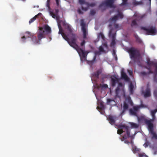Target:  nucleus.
<instances>
[{
	"instance_id": "f257e3e1",
	"label": "nucleus",
	"mask_w": 157,
	"mask_h": 157,
	"mask_svg": "<svg viewBox=\"0 0 157 157\" xmlns=\"http://www.w3.org/2000/svg\"><path fill=\"white\" fill-rule=\"evenodd\" d=\"M63 25L68 32L67 36L70 38V39L69 38L68 44L76 50L80 56H82L84 60H86V57L88 52L81 48L76 44L77 36L76 34L73 33L71 27L70 25L66 23H64Z\"/></svg>"
},
{
	"instance_id": "f03ea898",
	"label": "nucleus",
	"mask_w": 157,
	"mask_h": 157,
	"mask_svg": "<svg viewBox=\"0 0 157 157\" xmlns=\"http://www.w3.org/2000/svg\"><path fill=\"white\" fill-rule=\"evenodd\" d=\"M152 119L150 120L146 119L145 120V123L148 126V129L152 135L151 138V140L152 141L153 140H157V134L154 131V126L153 122L155 119V115H151Z\"/></svg>"
},
{
	"instance_id": "7ed1b4c3",
	"label": "nucleus",
	"mask_w": 157,
	"mask_h": 157,
	"mask_svg": "<svg viewBox=\"0 0 157 157\" xmlns=\"http://www.w3.org/2000/svg\"><path fill=\"white\" fill-rule=\"evenodd\" d=\"M39 31L38 33V38L39 40L45 37V34H49L51 33V28L48 25H45L43 27H39Z\"/></svg>"
},
{
	"instance_id": "20e7f679",
	"label": "nucleus",
	"mask_w": 157,
	"mask_h": 157,
	"mask_svg": "<svg viewBox=\"0 0 157 157\" xmlns=\"http://www.w3.org/2000/svg\"><path fill=\"white\" fill-rule=\"evenodd\" d=\"M128 52L131 58L139 59L140 58V51L133 47H131L128 49Z\"/></svg>"
},
{
	"instance_id": "39448f33",
	"label": "nucleus",
	"mask_w": 157,
	"mask_h": 157,
	"mask_svg": "<svg viewBox=\"0 0 157 157\" xmlns=\"http://www.w3.org/2000/svg\"><path fill=\"white\" fill-rule=\"evenodd\" d=\"M129 105L132 106L133 105V103L131 98L129 97L127 98L126 99L125 101L124 102L123 110L121 113V115H123L125 111L128 110Z\"/></svg>"
},
{
	"instance_id": "423d86ee",
	"label": "nucleus",
	"mask_w": 157,
	"mask_h": 157,
	"mask_svg": "<svg viewBox=\"0 0 157 157\" xmlns=\"http://www.w3.org/2000/svg\"><path fill=\"white\" fill-rule=\"evenodd\" d=\"M115 1V0H105L99 5V7L101 8L105 5L107 7L115 9L116 8V6L114 4Z\"/></svg>"
},
{
	"instance_id": "0eeeda50",
	"label": "nucleus",
	"mask_w": 157,
	"mask_h": 157,
	"mask_svg": "<svg viewBox=\"0 0 157 157\" xmlns=\"http://www.w3.org/2000/svg\"><path fill=\"white\" fill-rule=\"evenodd\" d=\"M141 29L146 31L147 35H154L156 33V30L155 27H151L148 28L144 27H141Z\"/></svg>"
},
{
	"instance_id": "6e6552de",
	"label": "nucleus",
	"mask_w": 157,
	"mask_h": 157,
	"mask_svg": "<svg viewBox=\"0 0 157 157\" xmlns=\"http://www.w3.org/2000/svg\"><path fill=\"white\" fill-rule=\"evenodd\" d=\"M120 125H123L124 127L123 128V130L125 131L126 132V134H125L122 137L121 139V140L123 141L125 139H126L127 138L130 136V131L129 129V127L128 126L125 125L124 124H120Z\"/></svg>"
},
{
	"instance_id": "1a4fd4ad",
	"label": "nucleus",
	"mask_w": 157,
	"mask_h": 157,
	"mask_svg": "<svg viewBox=\"0 0 157 157\" xmlns=\"http://www.w3.org/2000/svg\"><path fill=\"white\" fill-rule=\"evenodd\" d=\"M113 30V29H111L109 32V36L110 37L111 36L112 39V40L110 44V46L111 47L114 46L116 43L115 42L116 32L112 34Z\"/></svg>"
},
{
	"instance_id": "9d476101",
	"label": "nucleus",
	"mask_w": 157,
	"mask_h": 157,
	"mask_svg": "<svg viewBox=\"0 0 157 157\" xmlns=\"http://www.w3.org/2000/svg\"><path fill=\"white\" fill-rule=\"evenodd\" d=\"M80 21V25L82 27V30L83 33V38L84 39H86V37L87 33V31L86 28V24L83 19H81Z\"/></svg>"
},
{
	"instance_id": "9b49d317",
	"label": "nucleus",
	"mask_w": 157,
	"mask_h": 157,
	"mask_svg": "<svg viewBox=\"0 0 157 157\" xmlns=\"http://www.w3.org/2000/svg\"><path fill=\"white\" fill-rule=\"evenodd\" d=\"M58 27L59 29V34H61L63 38L67 41L68 43L69 42V38L63 32V29H62L61 26L60 24L58 25Z\"/></svg>"
},
{
	"instance_id": "f8f14e48",
	"label": "nucleus",
	"mask_w": 157,
	"mask_h": 157,
	"mask_svg": "<svg viewBox=\"0 0 157 157\" xmlns=\"http://www.w3.org/2000/svg\"><path fill=\"white\" fill-rule=\"evenodd\" d=\"M59 10L58 9L55 10V13L51 11L50 12V14L52 17L55 19H56L57 21H58L59 19V17L58 15Z\"/></svg>"
},
{
	"instance_id": "ddd939ff",
	"label": "nucleus",
	"mask_w": 157,
	"mask_h": 157,
	"mask_svg": "<svg viewBox=\"0 0 157 157\" xmlns=\"http://www.w3.org/2000/svg\"><path fill=\"white\" fill-rule=\"evenodd\" d=\"M107 119L111 124L113 125L115 124L117 117L116 116L110 115L108 116Z\"/></svg>"
},
{
	"instance_id": "4468645a",
	"label": "nucleus",
	"mask_w": 157,
	"mask_h": 157,
	"mask_svg": "<svg viewBox=\"0 0 157 157\" xmlns=\"http://www.w3.org/2000/svg\"><path fill=\"white\" fill-rule=\"evenodd\" d=\"M147 63L149 66L148 67H151V66H154L155 67V73H157V62L151 61L149 59L147 60Z\"/></svg>"
},
{
	"instance_id": "2eb2a0df",
	"label": "nucleus",
	"mask_w": 157,
	"mask_h": 157,
	"mask_svg": "<svg viewBox=\"0 0 157 157\" xmlns=\"http://www.w3.org/2000/svg\"><path fill=\"white\" fill-rule=\"evenodd\" d=\"M119 82V79L115 76H113L111 77V84L113 87L116 86Z\"/></svg>"
},
{
	"instance_id": "dca6fc26",
	"label": "nucleus",
	"mask_w": 157,
	"mask_h": 157,
	"mask_svg": "<svg viewBox=\"0 0 157 157\" xmlns=\"http://www.w3.org/2000/svg\"><path fill=\"white\" fill-rule=\"evenodd\" d=\"M95 3H90L89 2H87L86 3V7H84L83 6H82V9L83 10L86 11L90 7H93L95 6Z\"/></svg>"
},
{
	"instance_id": "f3484780",
	"label": "nucleus",
	"mask_w": 157,
	"mask_h": 157,
	"mask_svg": "<svg viewBox=\"0 0 157 157\" xmlns=\"http://www.w3.org/2000/svg\"><path fill=\"white\" fill-rule=\"evenodd\" d=\"M139 109V107L136 106H134L133 109H129V113L130 114L135 116L137 115V112Z\"/></svg>"
},
{
	"instance_id": "a211bd4d",
	"label": "nucleus",
	"mask_w": 157,
	"mask_h": 157,
	"mask_svg": "<svg viewBox=\"0 0 157 157\" xmlns=\"http://www.w3.org/2000/svg\"><path fill=\"white\" fill-rule=\"evenodd\" d=\"M143 94H144V96L145 98L151 96L150 90L148 86H147L145 91L143 92Z\"/></svg>"
},
{
	"instance_id": "6ab92c4d",
	"label": "nucleus",
	"mask_w": 157,
	"mask_h": 157,
	"mask_svg": "<svg viewBox=\"0 0 157 157\" xmlns=\"http://www.w3.org/2000/svg\"><path fill=\"white\" fill-rule=\"evenodd\" d=\"M121 78L125 81H128L129 80V78L128 77L126 74L123 71L121 72Z\"/></svg>"
},
{
	"instance_id": "aec40b11",
	"label": "nucleus",
	"mask_w": 157,
	"mask_h": 157,
	"mask_svg": "<svg viewBox=\"0 0 157 157\" xmlns=\"http://www.w3.org/2000/svg\"><path fill=\"white\" fill-rule=\"evenodd\" d=\"M107 104L112 106H114L116 105V103L114 100L109 98L107 99Z\"/></svg>"
},
{
	"instance_id": "412c9836",
	"label": "nucleus",
	"mask_w": 157,
	"mask_h": 157,
	"mask_svg": "<svg viewBox=\"0 0 157 157\" xmlns=\"http://www.w3.org/2000/svg\"><path fill=\"white\" fill-rule=\"evenodd\" d=\"M118 83V86L117 87L115 90V93L116 96H117L119 93L120 90V87H123V84L121 82H119Z\"/></svg>"
},
{
	"instance_id": "4be33fe9",
	"label": "nucleus",
	"mask_w": 157,
	"mask_h": 157,
	"mask_svg": "<svg viewBox=\"0 0 157 157\" xmlns=\"http://www.w3.org/2000/svg\"><path fill=\"white\" fill-rule=\"evenodd\" d=\"M31 38L32 39V40L34 44H40V41H41V40H39L38 39L37 40V38L36 36H34L33 35V36H32Z\"/></svg>"
},
{
	"instance_id": "5701e85b",
	"label": "nucleus",
	"mask_w": 157,
	"mask_h": 157,
	"mask_svg": "<svg viewBox=\"0 0 157 157\" xmlns=\"http://www.w3.org/2000/svg\"><path fill=\"white\" fill-rule=\"evenodd\" d=\"M124 126L123 125H118V128L120 129H118L117 132V133L119 134H121L123 132H125V131L123 130V128Z\"/></svg>"
},
{
	"instance_id": "b1692460",
	"label": "nucleus",
	"mask_w": 157,
	"mask_h": 157,
	"mask_svg": "<svg viewBox=\"0 0 157 157\" xmlns=\"http://www.w3.org/2000/svg\"><path fill=\"white\" fill-rule=\"evenodd\" d=\"M134 87L132 83V82L130 83L129 85V89L130 94H133L134 92Z\"/></svg>"
},
{
	"instance_id": "393cba45",
	"label": "nucleus",
	"mask_w": 157,
	"mask_h": 157,
	"mask_svg": "<svg viewBox=\"0 0 157 157\" xmlns=\"http://www.w3.org/2000/svg\"><path fill=\"white\" fill-rule=\"evenodd\" d=\"M101 73V71L100 70H98L96 72L94 73L93 76L97 78H99V76Z\"/></svg>"
},
{
	"instance_id": "a878e982",
	"label": "nucleus",
	"mask_w": 157,
	"mask_h": 157,
	"mask_svg": "<svg viewBox=\"0 0 157 157\" xmlns=\"http://www.w3.org/2000/svg\"><path fill=\"white\" fill-rule=\"evenodd\" d=\"M41 13H39L38 14L35 15L34 17L31 18L29 21V23L30 24L31 23L33 22L36 19V17L39 14H41Z\"/></svg>"
},
{
	"instance_id": "bb28decb",
	"label": "nucleus",
	"mask_w": 157,
	"mask_h": 157,
	"mask_svg": "<svg viewBox=\"0 0 157 157\" xmlns=\"http://www.w3.org/2000/svg\"><path fill=\"white\" fill-rule=\"evenodd\" d=\"M129 124L132 128H137L139 127V125L133 122H130Z\"/></svg>"
},
{
	"instance_id": "cd10ccee",
	"label": "nucleus",
	"mask_w": 157,
	"mask_h": 157,
	"mask_svg": "<svg viewBox=\"0 0 157 157\" xmlns=\"http://www.w3.org/2000/svg\"><path fill=\"white\" fill-rule=\"evenodd\" d=\"M132 149L134 152H139L140 149L137 148L136 146H132Z\"/></svg>"
},
{
	"instance_id": "c85d7f7f",
	"label": "nucleus",
	"mask_w": 157,
	"mask_h": 157,
	"mask_svg": "<svg viewBox=\"0 0 157 157\" xmlns=\"http://www.w3.org/2000/svg\"><path fill=\"white\" fill-rule=\"evenodd\" d=\"M95 56H94L93 60L91 61L92 63H94L96 60V56L97 55H99L100 54V52L99 51H96L95 52Z\"/></svg>"
},
{
	"instance_id": "c756f323",
	"label": "nucleus",
	"mask_w": 157,
	"mask_h": 157,
	"mask_svg": "<svg viewBox=\"0 0 157 157\" xmlns=\"http://www.w3.org/2000/svg\"><path fill=\"white\" fill-rule=\"evenodd\" d=\"M118 18V16L115 15L110 19L109 20L110 21H116Z\"/></svg>"
},
{
	"instance_id": "7c9ffc66",
	"label": "nucleus",
	"mask_w": 157,
	"mask_h": 157,
	"mask_svg": "<svg viewBox=\"0 0 157 157\" xmlns=\"http://www.w3.org/2000/svg\"><path fill=\"white\" fill-rule=\"evenodd\" d=\"M138 24L135 20H133L132 22L131 26L132 27L137 26Z\"/></svg>"
},
{
	"instance_id": "2f4dec72",
	"label": "nucleus",
	"mask_w": 157,
	"mask_h": 157,
	"mask_svg": "<svg viewBox=\"0 0 157 157\" xmlns=\"http://www.w3.org/2000/svg\"><path fill=\"white\" fill-rule=\"evenodd\" d=\"M134 36L136 38V41L137 42L139 43H141L142 42L141 40H140V38L138 36V35L137 34H135Z\"/></svg>"
},
{
	"instance_id": "473e14b6",
	"label": "nucleus",
	"mask_w": 157,
	"mask_h": 157,
	"mask_svg": "<svg viewBox=\"0 0 157 157\" xmlns=\"http://www.w3.org/2000/svg\"><path fill=\"white\" fill-rule=\"evenodd\" d=\"M151 144L150 142L147 140H146L145 143L143 144V146L145 148H146L148 146H150Z\"/></svg>"
},
{
	"instance_id": "72a5a7b5",
	"label": "nucleus",
	"mask_w": 157,
	"mask_h": 157,
	"mask_svg": "<svg viewBox=\"0 0 157 157\" xmlns=\"http://www.w3.org/2000/svg\"><path fill=\"white\" fill-rule=\"evenodd\" d=\"M25 34L27 35H26V36L28 38H29V37L31 38L32 37V36H33V34L29 32H26L25 33Z\"/></svg>"
},
{
	"instance_id": "f704fd0d",
	"label": "nucleus",
	"mask_w": 157,
	"mask_h": 157,
	"mask_svg": "<svg viewBox=\"0 0 157 157\" xmlns=\"http://www.w3.org/2000/svg\"><path fill=\"white\" fill-rule=\"evenodd\" d=\"M78 2L81 5H85L86 6V2H85V0H78Z\"/></svg>"
},
{
	"instance_id": "c9c22d12",
	"label": "nucleus",
	"mask_w": 157,
	"mask_h": 157,
	"mask_svg": "<svg viewBox=\"0 0 157 157\" xmlns=\"http://www.w3.org/2000/svg\"><path fill=\"white\" fill-rule=\"evenodd\" d=\"M147 69L149 70L148 72H147L148 73V75H149L150 74H154V72L151 69V67H147L146 68Z\"/></svg>"
},
{
	"instance_id": "e433bc0d",
	"label": "nucleus",
	"mask_w": 157,
	"mask_h": 157,
	"mask_svg": "<svg viewBox=\"0 0 157 157\" xmlns=\"http://www.w3.org/2000/svg\"><path fill=\"white\" fill-rule=\"evenodd\" d=\"M157 75V73H155V70L154 71V81L155 82H157V78L156 77V75Z\"/></svg>"
},
{
	"instance_id": "4c0bfd02",
	"label": "nucleus",
	"mask_w": 157,
	"mask_h": 157,
	"mask_svg": "<svg viewBox=\"0 0 157 157\" xmlns=\"http://www.w3.org/2000/svg\"><path fill=\"white\" fill-rule=\"evenodd\" d=\"M50 0H47L46 3V6L48 9H50Z\"/></svg>"
},
{
	"instance_id": "58836bf2",
	"label": "nucleus",
	"mask_w": 157,
	"mask_h": 157,
	"mask_svg": "<svg viewBox=\"0 0 157 157\" xmlns=\"http://www.w3.org/2000/svg\"><path fill=\"white\" fill-rule=\"evenodd\" d=\"M128 0H122V2L120 4V6H122L126 5L127 4V1Z\"/></svg>"
},
{
	"instance_id": "ea45409f",
	"label": "nucleus",
	"mask_w": 157,
	"mask_h": 157,
	"mask_svg": "<svg viewBox=\"0 0 157 157\" xmlns=\"http://www.w3.org/2000/svg\"><path fill=\"white\" fill-rule=\"evenodd\" d=\"M143 2L142 1H140V2H137V1H135L134 2V4L135 5H141L142 4Z\"/></svg>"
},
{
	"instance_id": "a19ab883",
	"label": "nucleus",
	"mask_w": 157,
	"mask_h": 157,
	"mask_svg": "<svg viewBox=\"0 0 157 157\" xmlns=\"http://www.w3.org/2000/svg\"><path fill=\"white\" fill-rule=\"evenodd\" d=\"M153 94L154 97L156 98H157V89L154 90L153 92Z\"/></svg>"
},
{
	"instance_id": "79ce46f5",
	"label": "nucleus",
	"mask_w": 157,
	"mask_h": 157,
	"mask_svg": "<svg viewBox=\"0 0 157 157\" xmlns=\"http://www.w3.org/2000/svg\"><path fill=\"white\" fill-rule=\"evenodd\" d=\"M140 74L142 76H147L148 75V73L147 72H146L145 71H142L140 73Z\"/></svg>"
},
{
	"instance_id": "37998d69",
	"label": "nucleus",
	"mask_w": 157,
	"mask_h": 157,
	"mask_svg": "<svg viewBox=\"0 0 157 157\" xmlns=\"http://www.w3.org/2000/svg\"><path fill=\"white\" fill-rule=\"evenodd\" d=\"M139 157H148V156L144 153L139 154Z\"/></svg>"
},
{
	"instance_id": "c03bdc74",
	"label": "nucleus",
	"mask_w": 157,
	"mask_h": 157,
	"mask_svg": "<svg viewBox=\"0 0 157 157\" xmlns=\"http://www.w3.org/2000/svg\"><path fill=\"white\" fill-rule=\"evenodd\" d=\"M98 36L99 37H101V38L103 39H104L105 38V37H104V36L103 34L101 33H100L99 34Z\"/></svg>"
},
{
	"instance_id": "a18cd8bd",
	"label": "nucleus",
	"mask_w": 157,
	"mask_h": 157,
	"mask_svg": "<svg viewBox=\"0 0 157 157\" xmlns=\"http://www.w3.org/2000/svg\"><path fill=\"white\" fill-rule=\"evenodd\" d=\"M157 112V109L152 110L151 111V115H155Z\"/></svg>"
},
{
	"instance_id": "49530a36",
	"label": "nucleus",
	"mask_w": 157,
	"mask_h": 157,
	"mask_svg": "<svg viewBox=\"0 0 157 157\" xmlns=\"http://www.w3.org/2000/svg\"><path fill=\"white\" fill-rule=\"evenodd\" d=\"M114 27L116 29H117V30H119L121 29V27L119 26V25L118 24H114Z\"/></svg>"
},
{
	"instance_id": "de8ad7c7",
	"label": "nucleus",
	"mask_w": 157,
	"mask_h": 157,
	"mask_svg": "<svg viewBox=\"0 0 157 157\" xmlns=\"http://www.w3.org/2000/svg\"><path fill=\"white\" fill-rule=\"evenodd\" d=\"M95 13V11L94 10H91L90 11V14L91 15H94Z\"/></svg>"
},
{
	"instance_id": "09e8293b",
	"label": "nucleus",
	"mask_w": 157,
	"mask_h": 157,
	"mask_svg": "<svg viewBox=\"0 0 157 157\" xmlns=\"http://www.w3.org/2000/svg\"><path fill=\"white\" fill-rule=\"evenodd\" d=\"M117 16H118V18L120 17L121 19H122L123 17V14L119 12L118 13V14L117 15Z\"/></svg>"
},
{
	"instance_id": "8fccbe9b",
	"label": "nucleus",
	"mask_w": 157,
	"mask_h": 157,
	"mask_svg": "<svg viewBox=\"0 0 157 157\" xmlns=\"http://www.w3.org/2000/svg\"><path fill=\"white\" fill-rule=\"evenodd\" d=\"M99 49L100 52H105L103 48L101 46H100L99 47Z\"/></svg>"
},
{
	"instance_id": "3c124183",
	"label": "nucleus",
	"mask_w": 157,
	"mask_h": 157,
	"mask_svg": "<svg viewBox=\"0 0 157 157\" xmlns=\"http://www.w3.org/2000/svg\"><path fill=\"white\" fill-rule=\"evenodd\" d=\"M86 41L84 40H83L81 42L80 44L81 46L82 47H84L85 46Z\"/></svg>"
},
{
	"instance_id": "603ef678",
	"label": "nucleus",
	"mask_w": 157,
	"mask_h": 157,
	"mask_svg": "<svg viewBox=\"0 0 157 157\" xmlns=\"http://www.w3.org/2000/svg\"><path fill=\"white\" fill-rule=\"evenodd\" d=\"M139 107V109L140 108L145 107V106L142 103V101H141V103L139 106H136Z\"/></svg>"
},
{
	"instance_id": "864d4df0",
	"label": "nucleus",
	"mask_w": 157,
	"mask_h": 157,
	"mask_svg": "<svg viewBox=\"0 0 157 157\" xmlns=\"http://www.w3.org/2000/svg\"><path fill=\"white\" fill-rule=\"evenodd\" d=\"M77 12L79 14H83V12L81 11L80 9H78Z\"/></svg>"
},
{
	"instance_id": "5fc2aeb1",
	"label": "nucleus",
	"mask_w": 157,
	"mask_h": 157,
	"mask_svg": "<svg viewBox=\"0 0 157 157\" xmlns=\"http://www.w3.org/2000/svg\"><path fill=\"white\" fill-rule=\"evenodd\" d=\"M102 88H107L108 87V85L107 84H103L101 86Z\"/></svg>"
},
{
	"instance_id": "6e6d98bb",
	"label": "nucleus",
	"mask_w": 157,
	"mask_h": 157,
	"mask_svg": "<svg viewBox=\"0 0 157 157\" xmlns=\"http://www.w3.org/2000/svg\"><path fill=\"white\" fill-rule=\"evenodd\" d=\"M125 139L123 141H124V143L125 144H129L130 142L128 140H125Z\"/></svg>"
},
{
	"instance_id": "4d7b16f0",
	"label": "nucleus",
	"mask_w": 157,
	"mask_h": 157,
	"mask_svg": "<svg viewBox=\"0 0 157 157\" xmlns=\"http://www.w3.org/2000/svg\"><path fill=\"white\" fill-rule=\"evenodd\" d=\"M56 3L57 5L58 6L59 5V0H56Z\"/></svg>"
},
{
	"instance_id": "13d9d810",
	"label": "nucleus",
	"mask_w": 157,
	"mask_h": 157,
	"mask_svg": "<svg viewBox=\"0 0 157 157\" xmlns=\"http://www.w3.org/2000/svg\"><path fill=\"white\" fill-rule=\"evenodd\" d=\"M21 39H22V41L23 42H24V41H24V40H23V39H25L26 38H25V36H23V37H21Z\"/></svg>"
},
{
	"instance_id": "bf43d9fd",
	"label": "nucleus",
	"mask_w": 157,
	"mask_h": 157,
	"mask_svg": "<svg viewBox=\"0 0 157 157\" xmlns=\"http://www.w3.org/2000/svg\"><path fill=\"white\" fill-rule=\"evenodd\" d=\"M129 137H130L131 139H134V136L133 135L130 136Z\"/></svg>"
},
{
	"instance_id": "052dcab7",
	"label": "nucleus",
	"mask_w": 157,
	"mask_h": 157,
	"mask_svg": "<svg viewBox=\"0 0 157 157\" xmlns=\"http://www.w3.org/2000/svg\"><path fill=\"white\" fill-rule=\"evenodd\" d=\"M103 45H104V46H105V47H108V46H107V44H104Z\"/></svg>"
},
{
	"instance_id": "680f3d73",
	"label": "nucleus",
	"mask_w": 157,
	"mask_h": 157,
	"mask_svg": "<svg viewBox=\"0 0 157 157\" xmlns=\"http://www.w3.org/2000/svg\"><path fill=\"white\" fill-rule=\"evenodd\" d=\"M131 143L132 144H133V141L132 140L131 141Z\"/></svg>"
},
{
	"instance_id": "e2e57ef3",
	"label": "nucleus",
	"mask_w": 157,
	"mask_h": 157,
	"mask_svg": "<svg viewBox=\"0 0 157 157\" xmlns=\"http://www.w3.org/2000/svg\"><path fill=\"white\" fill-rule=\"evenodd\" d=\"M149 1L150 2H151V0H149Z\"/></svg>"
},
{
	"instance_id": "0e129e2a",
	"label": "nucleus",
	"mask_w": 157,
	"mask_h": 157,
	"mask_svg": "<svg viewBox=\"0 0 157 157\" xmlns=\"http://www.w3.org/2000/svg\"><path fill=\"white\" fill-rule=\"evenodd\" d=\"M113 53H114V54H115V52H114V51H113Z\"/></svg>"
}]
</instances>
